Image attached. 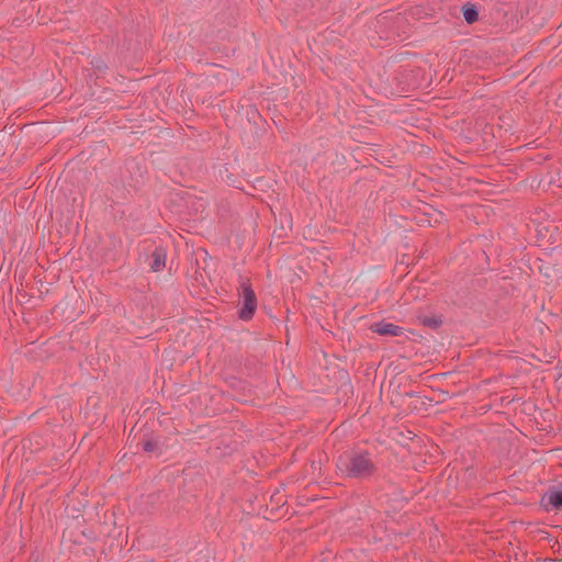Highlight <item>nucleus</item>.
<instances>
[{"label":"nucleus","mask_w":562,"mask_h":562,"mask_svg":"<svg viewBox=\"0 0 562 562\" xmlns=\"http://www.w3.org/2000/svg\"><path fill=\"white\" fill-rule=\"evenodd\" d=\"M335 464L338 475L345 480L368 482L373 480L379 471L372 453L363 449H351L340 453Z\"/></svg>","instance_id":"obj_1"},{"label":"nucleus","mask_w":562,"mask_h":562,"mask_svg":"<svg viewBox=\"0 0 562 562\" xmlns=\"http://www.w3.org/2000/svg\"><path fill=\"white\" fill-rule=\"evenodd\" d=\"M241 288V307L238 311V317L241 321H250L257 310V297L249 282L244 281Z\"/></svg>","instance_id":"obj_2"},{"label":"nucleus","mask_w":562,"mask_h":562,"mask_svg":"<svg viewBox=\"0 0 562 562\" xmlns=\"http://www.w3.org/2000/svg\"><path fill=\"white\" fill-rule=\"evenodd\" d=\"M370 330L380 336H402L404 334V328L397 326L393 323H387L385 321L375 322L370 325Z\"/></svg>","instance_id":"obj_3"},{"label":"nucleus","mask_w":562,"mask_h":562,"mask_svg":"<svg viewBox=\"0 0 562 562\" xmlns=\"http://www.w3.org/2000/svg\"><path fill=\"white\" fill-rule=\"evenodd\" d=\"M166 263V250L162 247H156L151 254L150 269L155 272L160 271Z\"/></svg>","instance_id":"obj_4"},{"label":"nucleus","mask_w":562,"mask_h":562,"mask_svg":"<svg viewBox=\"0 0 562 562\" xmlns=\"http://www.w3.org/2000/svg\"><path fill=\"white\" fill-rule=\"evenodd\" d=\"M547 501L553 508H562V488H552L546 493L542 502Z\"/></svg>","instance_id":"obj_5"},{"label":"nucleus","mask_w":562,"mask_h":562,"mask_svg":"<svg viewBox=\"0 0 562 562\" xmlns=\"http://www.w3.org/2000/svg\"><path fill=\"white\" fill-rule=\"evenodd\" d=\"M463 18L469 24H473L479 19V12L474 4H465L462 9Z\"/></svg>","instance_id":"obj_6"},{"label":"nucleus","mask_w":562,"mask_h":562,"mask_svg":"<svg viewBox=\"0 0 562 562\" xmlns=\"http://www.w3.org/2000/svg\"><path fill=\"white\" fill-rule=\"evenodd\" d=\"M423 325L430 327V328H438L441 326L442 321L439 317H429L426 316L422 321Z\"/></svg>","instance_id":"obj_7"},{"label":"nucleus","mask_w":562,"mask_h":562,"mask_svg":"<svg viewBox=\"0 0 562 562\" xmlns=\"http://www.w3.org/2000/svg\"><path fill=\"white\" fill-rule=\"evenodd\" d=\"M158 449V441L154 439H147L143 441V450L145 452H154Z\"/></svg>","instance_id":"obj_8"},{"label":"nucleus","mask_w":562,"mask_h":562,"mask_svg":"<svg viewBox=\"0 0 562 562\" xmlns=\"http://www.w3.org/2000/svg\"><path fill=\"white\" fill-rule=\"evenodd\" d=\"M91 64L99 71L105 70L108 68L106 64L102 59L92 60Z\"/></svg>","instance_id":"obj_9"}]
</instances>
